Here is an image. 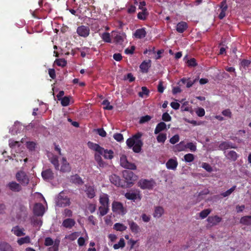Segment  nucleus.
Instances as JSON below:
<instances>
[{"label":"nucleus","instance_id":"f257e3e1","mask_svg":"<svg viewBox=\"0 0 251 251\" xmlns=\"http://www.w3.org/2000/svg\"><path fill=\"white\" fill-rule=\"evenodd\" d=\"M143 135V133L138 132L134 135L132 137L128 138L126 143L129 148H132L134 152L138 153L141 151L143 143L141 140V138Z\"/></svg>","mask_w":251,"mask_h":251},{"label":"nucleus","instance_id":"f03ea898","mask_svg":"<svg viewBox=\"0 0 251 251\" xmlns=\"http://www.w3.org/2000/svg\"><path fill=\"white\" fill-rule=\"evenodd\" d=\"M88 146L90 149L97 152L100 155H102L105 159H111L113 157L114 152L111 150H105L98 144L90 142L88 143Z\"/></svg>","mask_w":251,"mask_h":251},{"label":"nucleus","instance_id":"7ed1b4c3","mask_svg":"<svg viewBox=\"0 0 251 251\" xmlns=\"http://www.w3.org/2000/svg\"><path fill=\"white\" fill-rule=\"evenodd\" d=\"M139 186L142 189H152L156 185L153 179H142L138 182Z\"/></svg>","mask_w":251,"mask_h":251},{"label":"nucleus","instance_id":"20e7f679","mask_svg":"<svg viewBox=\"0 0 251 251\" xmlns=\"http://www.w3.org/2000/svg\"><path fill=\"white\" fill-rule=\"evenodd\" d=\"M56 202L57 205L61 207H65L69 205L70 204L69 198L65 196L63 192H61L59 194L56 199Z\"/></svg>","mask_w":251,"mask_h":251},{"label":"nucleus","instance_id":"39448f33","mask_svg":"<svg viewBox=\"0 0 251 251\" xmlns=\"http://www.w3.org/2000/svg\"><path fill=\"white\" fill-rule=\"evenodd\" d=\"M120 164L121 165L126 169L130 170H135L136 167L134 164L129 162L125 155H122L120 157Z\"/></svg>","mask_w":251,"mask_h":251},{"label":"nucleus","instance_id":"423d86ee","mask_svg":"<svg viewBox=\"0 0 251 251\" xmlns=\"http://www.w3.org/2000/svg\"><path fill=\"white\" fill-rule=\"evenodd\" d=\"M16 178L22 185H26L29 183V179L25 173L23 171H20L17 173Z\"/></svg>","mask_w":251,"mask_h":251},{"label":"nucleus","instance_id":"0eeeda50","mask_svg":"<svg viewBox=\"0 0 251 251\" xmlns=\"http://www.w3.org/2000/svg\"><path fill=\"white\" fill-rule=\"evenodd\" d=\"M112 208L114 212H116L118 214H125L126 213L123 204L118 201H114L113 202Z\"/></svg>","mask_w":251,"mask_h":251},{"label":"nucleus","instance_id":"6e6552de","mask_svg":"<svg viewBox=\"0 0 251 251\" xmlns=\"http://www.w3.org/2000/svg\"><path fill=\"white\" fill-rule=\"evenodd\" d=\"M125 197L128 200L135 201V200L140 201L141 199L140 192L138 191H131L126 193Z\"/></svg>","mask_w":251,"mask_h":251},{"label":"nucleus","instance_id":"1a4fd4ad","mask_svg":"<svg viewBox=\"0 0 251 251\" xmlns=\"http://www.w3.org/2000/svg\"><path fill=\"white\" fill-rule=\"evenodd\" d=\"M76 32L80 36L87 37L89 35L90 28L89 26L81 25L77 27Z\"/></svg>","mask_w":251,"mask_h":251},{"label":"nucleus","instance_id":"9d476101","mask_svg":"<svg viewBox=\"0 0 251 251\" xmlns=\"http://www.w3.org/2000/svg\"><path fill=\"white\" fill-rule=\"evenodd\" d=\"M84 191L87 197L90 199L93 198L96 195L95 189L93 186L85 185Z\"/></svg>","mask_w":251,"mask_h":251},{"label":"nucleus","instance_id":"9b49d317","mask_svg":"<svg viewBox=\"0 0 251 251\" xmlns=\"http://www.w3.org/2000/svg\"><path fill=\"white\" fill-rule=\"evenodd\" d=\"M222 221V218L218 216H209L207 219L208 225L210 226L218 225Z\"/></svg>","mask_w":251,"mask_h":251},{"label":"nucleus","instance_id":"f8f14e48","mask_svg":"<svg viewBox=\"0 0 251 251\" xmlns=\"http://www.w3.org/2000/svg\"><path fill=\"white\" fill-rule=\"evenodd\" d=\"M45 211V208L41 203H36L33 207V212L37 216H42Z\"/></svg>","mask_w":251,"mask_h":251},{"label":"nucleus","instance_id":"ddd939ff","mask_svg":"<svg viewBox=\"0 0 251 251\" xmlns=\"http://www.w3.org/2000/svg\"><path fill=\"white\" fill-rule=\"evenodd\" d=\"M48 156L50 160V162L54 165L55 168L57 170H59V165L58 163V157L53 155L51 153H49Z\"/></svg>","mask_w":251,"mask_h":251},{"label":"nucleus","instance_id":"4468645a","mask_svg":"<svg viewBox=\"0 0 251 251\" xmlns=\"http://www.w3.org/2000/svg\"><path fill=\"white\" fill-rule=\"evenodd\" d=\"M221 12L219 15V18L220 19H223L226 16V12L227 10V5L226 4V0H223L220 5Z\"/></svg>","mask_w":251,"mask_h":251},{"label":"nucleus","instance_id":"2eb2a0df","mask_svg":"<svg viewBox=\"0 0 251 251\" xmlns=\"http://www.w3.org/2000/svg\"><path fill=\"white\" fill-rule=\"evenodd\" d=\"M95 160L98 164L99 168H103L106 166V163L102 160L101 157L99 153L96 152L95 154Z\"/></svg>","mask_w":251,"mask_h":251},{"label":"nucleus","instance_id":"dca6fc26","mask_svg":"<svg viewBox=\"0 0 251 251\" xmlns=\"http://www.w3.org/2000/svg\"><path fill=\"white\" fill-rule=\"evenodd\" d=\"M71 170V167L65 158L63 157L61 160V166L59 170L60 171L63 172H69Z\"/></svg>","mask_w":251,"mask_h":251},{"label":"nucleus","instance_id":"f3484780","mask_svg":"<svg viewBox=\"0 0 251 251\" xmlns=\"http://www.w3.org/2000/svg\"><path fill=\"white\" fill-rule=\"evenodd\" d=\"M99 201L101 205L109 206V196L105 193H101L100 195Z\"/></svg>","mask_w":251,"mask_h":251},{"label":"nucleus","instance_id":"a211bd4d","mask_svg":"<svg viewBox=\"0 0 251 251\" xmlns=\"http://www.w3.org/2000/svg\"><path fill=\"white\" fill-rule=\"evenodd\" d=\"M235 145L229 141L222 142L219 145V149L221 150H227L228 149L235 148Z\"/></svg>","mask_w":251,"mask_h":251},{"label":"nucleus","instance_id":"6ab92c4d","mask_svg":"<svg viewBox=\"0 0 251 251\" xmlns=\"http://www.w3.org/2000/svg\"><path fill=\"white\" fill-rule=\"evenodd\" d=\"M126 39V36L124 34H117L114 38V42L117 45H119L122 48L124 42Z\"/></svg>","mask_w":251,"mask_h":251},{"label":"nucleus","instance_id":"aec40b11","mask_svg":"<svg viewBox=\"0 0 251 251\" xmlns=\"http://www.w3.org/2000/svg\"><path fill=\"white\" fill-rule=\"evenodd\" d=\"M130 229L132 232L138 233L140 232L141 229L138 225L133 221H128Z\"/></svg>","mask_w":251,"mask_h":251},{"label":"nucleus","instance_id":"412c9836","mask_svg":"<svg viewBox=\"0 0 251 251\" xmlns=\"http://www.w3.org/2000/svg\"><path fill=\"white\" fill-rule=\"evenodd\" d=\"M42 176L45 180H51L53 177V174L50 169H47L42 173Z\"/></svg>","mask_w":251,"mask_h":251},{"label":"nucleus","instance_id":"4be33fe9","mask_svg":"<svg viewBox=\"0 0 251 251\" xmlns=\"http://www.w3.org/2000/svg\"><path fill=\"white\" fill-rule=\"evenodd\" d=\"M177 164L176 159H170L166 163V167L168 169L175 170L176 168Z\"/></svg>","mask_w":251,"mask_h":251},{"label":"nucleus","instance_id":"5701e85b","mask_svg":"<svg viewBox=\"0 0 251 251\" xmlns=\"http://www.w3.org/2000/svg\"><path fill=\"white\" fill-rule=\"evenodd\" d=\"M12 232L17 236H22L25 235L24 229L19 226H15L12 229Z\"/></svg>","mask_w":251,"mask_h":251},{"label":"nucleus","instance_id":"b1692460","mask_svg":"<svg viewBox=\"0 0 251 251\" xmlns=\"http://www.w3.org/2000/svg\"><path fill=\"white\" fill-rule=\"evenodd\" d=\"M187 28V24L184 22L178 23L176 26V30L179 33H183Z\"/></svg>","mask_w":251,"mask_h":251},{"label":"nucleus","instance_id":"393cba45","mask_svg":"<svg viewBox=\"0 0 251 251\" xmlns=\"http://www.w3.org/2000/svg\"><path fill=\"white\" fill-rule=\"evenodd\" d=\"M151 61L149 60L147 61H144L140 66V68L143 73H147L149 68L151 67Z\"/></svg>","mask_w":251,"mask_h":251},{"label":"nucleus","instance_id":"a878e982","mask_svg":"<svg viewBox=\"0 0 251 251\" xmlns=\"http://www.w3.org/2000/svg\"><path fill=\"white\" fill-rule=\"evenodd\" d=\"M146 35V32L143 28L137 29L134 33V36L139 39L145 37Z\"/></svg>","mask_w":251,"mask_h":251},{"label":"nucleus","instance_id":"bb28decb","mask_svg":"<svg viewBox=\"0 0 251 251\" xmlns=\"http://www.w3.org/2000/svg\"><path fill=\"white\" fill-rule=\"evenodd\" d=\"M75 224V221L73 219H67L64 220L62 223L63 226L66 228H71Z\"/></svg>","mask_w":251,"mask_h":251},{"label":"nucleus","instance_id":"cd10ccee","mask_svg":"<svg viewBox=\"0 0 251 251\" xmlns=\"http://www.w3.org/2000/svg\"><path fill=\"white\" fill-rule=\"evenodd\" d=\"M164 209L161 206H157L155 208L153 216L155 218H159L164 214Z\"/></svg>","mask_w":251,"mask_h":251},{"label":"nucleus","instance_id":"c85d7f7f","mask_svg":"<svg viewBox=\"0 0 251 251\" xmlns=\"http://www.w3.org/2000/svg\"><path fill=\"white\" fill-rule=\"evenodd\" d=\"M240 223L245 226L251 225V216H245L242 217L240 220Z\"/></svg>","mask_w":251,"mask_h":251},{"label":"nucleus","instance_id":"c756f323","mask_svg":"<svg viewBox=\"0 0 251 251\" xmlns=\"http://www.w3.org/2000/svg\"><path fill=\"white\" fill-rule=\"evenodd\" d=\"M167 127L166 124L164 122H160L158 124L155 128L154 133L158 134L159 132L164 130Z\"/></svg>","mask_w":251,"mask_h":251},{"label":"nucleus","instance_id":"7c9ffc66","mask_svg":"<svg viewBox=\"0 0 251 251\" xmlns=\"http://www.w3.org/2000/svg\"><path fill=\"white\" fill-rule=\"evenodd\" d=\"M186 149V144L184 142H180L179 144H177L174 147V151L175 152H179L185 151Z\"/></svg>","mask_w":251,"mask_h":251},{"label":"nucleus","instance_id":"2f4dec72","mask_svg":"<svg viewBox=\"0 0 251 251\" xmlns=\"http://www.w3.org/2000/svg\"><path fill=\"white\" fill-rule=\"evenodd\" d=\"M8 186L13 191H19L21 188L20 185L16 182H11L8 183Z\"/></svg>","mask_w":251,"mask_h":251},{"label":"nucleus","instance_id":"473e14b6","mask_svg":"<svg viewBox=\"0 0 251 251\" xmlns=\"http://www.w3.org/2000/svg\"><path fill=\"white\" fill-rule=\"evenodd\" d=\"M13 128V129H10L9 131L12 134H15L20 131L22 128V125L19 122H16L15 123Z\"/></svg>","mask_w":251,"mask_h":251},{"label":"nucleus","instance_id":"72a5a7b5","mask_svg":"<svg viewBox=\"0 0 251 251\" xmlns=\"http://www.w3.org/2000/svg\"><path fill=\"white\" fill-rule=\"evenodd\" d=\"M109 210L108 205H101L99 208V214L101 217L106 215Z\"/></svg>","mask_w":251,"mask_h":251},{"label":"nucleus","instance_id":"f704fd0d","mask_svg":"<svg viewBox=\"0 0 251 251\" xmlns=\"http://www.w3.org/2000/svg\"><path fill=\"white\" fill-rule=\"evenodd\" d=\"M110 180L112 183L116 186L120 185V179L119 177L116 175H112L110 176Z\"/></svg>","mask_w":251,"mask_h":251},{"label":"nucleus","instance_id":"c9c22d12","mask_svg":"<svg viewBox=\"0 0 251 251\" xmlns=\"http://www.w3.org/2000/svg\"><path fill=\"white\" fill-rule=\"evenodd\" d=\"M0 251H13V250L10 245L3 242L0 244Z\"/></svg>","mask_w":251,"mask_h":251},{"label":"nucleus","instance_id":"e433bc0d","mask_svg":"<svg viewBox=\"0 0 251 251\" xmlns=\"http://www.w3.org/2000/svg\"><path fill=\"white\" fill-rule=\"evenodd\" d=\"M123 176L127 181H130L134 177V174L132 172L128 171H125L123 172Z\"/></svg>","mask_w":251,"mask_h":251},{"label":"nucleus","instance_id":"4c0bfd02","mask_svg":"<svg viewBox=\"0 0 251 251\" xmlns=\"http://www.w3.org/2000/svg\"><path fill=\"white\" fill-rule=\"evenodd\" d=\"M71 181L74 183L78 184H82L83 183L82 179L77 175L72 176Z\"/></svg>","mask_w":251,"mask_h":251},{"label":"nucleus","instance_id":"58836bf2","mask_svg":"<svg viewBox=\"0 0 251 251\" xmlns=\"http://www.w3.org/2000/svg\"><path fill=\"white\" fill-rule=\"evenodd\" d=\"M113 228L117 231H123L126 230L127 227L122 224L117 223L114 224Z\"/></svg>","mask_w":251,"mask_h":251},{"label":"nucleus","instance_id":"ea45409f","mask_svg":"<svg viewBox=\"0 0 251 251\" xmlns=\"http://www.w3.org/2000/svg\"><path fill=\"white\" fill-rule=\"evenodd\" d=\"M236 188V186L234 185L231 188L227 190L226 192L221 193L220 194V196L224 198L228 197L229 195H231V194L232 192H234V191L235 190Z\"/></svg>","mask_w":251,"mask_h":251},{"label":"nucleus","instance_id":"a19ab883","mask_svg":"<svg viewBox=\"0 0 251 251\" xmlns=\"http://www.w3.org/2000/svg\"><path fill=\"white\" fill-rule=\"evenodd\" d=\"M167 139V134L166 133H159L157 136L156 139L158 143H164Z\"/></svg>","mask_w":251,"mask_h":251},{"label":"nucleus","instance_id":"79ce46f5","mask_svg":"<svg viewBox=\"0 0 251 251\" xmlns=\"http://www.w3.org/2000/svg\"><path fill=\"white\" fill-rule=\"evenodd\" d=\"M125 246V242L124 239L123 238H121L118 243L114 245L113 248L115 250H117L120 248H123Z\"/></svg>","mask_w":251,"mask_h":251},{"label":"nucleus","instance_id":"37998d69","mask_svg":"<svg viewBox=\"0 0 251 251\" xmlns=\"http://www.w3.org/2000/svg\"><path fill=\"white\" fill-rule=\"evenodd\" d=\"M31 222L33 225L34 226H37L40 227L42 225V221L37 217H33L31 219Z\"/></svg>","mask_w":251,"mask_h":251},{"label":"nucleus","instance_id":"c03bdc74","mask_svg":"<svg viewBox=\"0 0 251 251\" xmlns=\"http://www.w3.org/2000/svg\"><path fill=\"white\" fill-rule=\"evenodd\" d=\"M30 239L29 236H27L23 238L19 239L17 241L18 243L20 245H23L25 243H29Z\"/></svg>","mask_w":251,"mask_h":251},{"label":"nucleus","instance_id":"a18cd8bd","mask_svg":"<svg viewBox=\"0 0 251 251\" xmlns=\"http://www.w3.org/2000/svg\"><path fill=\"white\" fill-rule=\"evenodd\" d=\"M226 156L230 159L235 160L237 159L238 155L235 151H231L227 153Z\"/></svg>","mask_w":251,"mask_h":251},{"label":"nucleus","instance_id":"49530a36","mask_svg":"<svg viewBox=\"0 0 251 251\" xmlns=\"http://www.w3.org/2000/svg\"><path fill=\"white\" fill-rule=\"evenodd\" d=\"M101 38L102 40L107 43H110L111 41L110 35L109 33L107 32H104L102 34L101 36Z\"/></svg>","mask_w":251,"mask_h":251},{"label":"nucleus","instance_id":"de8ad7c7","mask_svg":"<svg viewBox=\"0 0 251 251\" xmlns=\"http://www.w3.org/2000/svg\"><path fill=\"white\" fill-rule=\"evenodd\" d=\"M194 158V155L192 153H188L184 156V160L186 162H191Z\"/></svg>","mask_w":251,"mask_h":251},{"label":"nucleus","instance_id":"09e8293b","mask_svg":"<svg viewBox=\"0 0 251 251\" xmlns=\"http://www.w3.org/2000/svg\"><path fill=\"white\" fill-rule=\"evenodd\" d=\"M79 235V234L78 232H75L69 235L66 236L65 238L71 241H74L78 237Z\"/></svg>","mask_w":251,"mask_h":251},{"label":"nucleus","instance_id":"8fccbe9b","mask_svg":"<svg viewBox=\"0 0 251 251\" xmlns=\"http://www.w3.org/2000/svg\"><path fill=\"white\" fill-rule=\"evenodd\" d=\"M102 104L103 105V109L106 110H112L113 108V106L110 104V102L107 100H104Z\"/></svg>","mask_w":251,"mask_h":251},{"label":"nucleus","instance_id":"3c124183","mask_svg":"<svg viewBox=\"0 0 251 251\" xmlns=\"http://www.w3.org/2000/svg\"><path fill=\"white\" fill-rule=\"evenodd\" d=\"M211 212V210L206 209L202 210L200 213V216L201 219L206 218Z\"/></svg>","mask_w":251,"mask_h":251},{"label":"nucleus","instance_id":"603ef678","mask_svg":"<svg viewBox=\"0 0 251 251\" xmlns=\"http://www.w3.org/2000/svg\"><path fill=\"white\" fill-rule=\"evenodd\" d=\"M186 149H189L191 151L194 152L196 151L197 147L195 144L190 142L186 144Z\"/></svg>","mask_w":251,"mask_h":251},{"label":"nucleus","instance_id":"864d4df0","mask_svg":"<svg viewBox=\"0 0 251 251\" xmlns=\"http://www.w3.org/2000/svg\"><path fill=\"white\" fill-rule=\"evenodd\" d=\"M149 93V90L146 87H142V91L139 93V96L143 98L145 96H148Z\"/></svg>","mask_w":251,"mask_h":251},{"label":"nucleus","instance_id":"5fc2aeb1","mask_svg":"<svg viewBox=\"0 0 251 251\" xmlns=\"http://www.w3.org/2000/svg\"><path fill=\"white\" fill-rule=\"evenodd\" d=\"M60 100L61 104L64 106L68 105L70 103V99L67 97H64L61 99Z\"/></svg>","mask_w":251,"mask_h":251},{"label":"nucleus","instance_id":"6e6d98bb","mask_svg":"<svg viewBox=\"0 0 251 251\" xmlns=\"http://www.w3.org/2000/svg\"><path fill=\"white\" fill-rule=\"evenodd\" d=\"M55 63L59 66L64 67L66 65V61L63 59H56Z\"/></svg>","mask_w":251,"mask_h":251},{"label":"nucleus","instance_id":"4d7b16f0","mask_svg":"<svg viewBox=\"0 0 251 251\" xmlns=\"http://www.w3.org/2000/svg\"><path fill=\"white\" fill-rule=\"evenodd\" d=\"M201 167L208 172H211L212 171V167L209 164L207 163H203L201 165Z\"/></svg>","mask_w":251,"mask_h":251},{"label":"nucleus","instance_id":"13d9d810","mask_svg":"<svg viewBox=\"0 0 251 251\" xmlns=\"http://www.w3.org/2000/svg\"><path fill=\"white\" fill-rule=\"evenodd\" d=\"M179 140V137L178 135L176 134L174 136H173L170 139V142L172 144H175L176 143L178 142Z\"/></svg>","mask_w":251,"mask_h":251},{"label":"nucleus","instance_id":"bf43d9fd","mask_svg":"<svg viewBox=\"0 0 251 251\" xmlns=\"http://www.w3.org/2000/svg\"><path fill=\"white\" fill-rule=\"evenodd\" d=\"M9 145L10 148H13L16 146L19 147L20 146V143L19 142L15 141L13 140L10 139L9 141Z\"/></svg>","mask_w":251,"mask_h":251},{"label":"nucleus","instance_id":"052dcab7","mask_svg":"<svg viewBox=\"0 0 251 251\" xmlns=\"http://www.w3.org/2000/svg\"><path fill=\"white\" fill-rule=\"evenodd\" d=\"M114 138L118 142H121L124 140L123 136L121 133H116L113 135Z\"/></svg>","mask_w":251,"mask_h":251},{"label":"nucleus","instance_id":"680f3d73","mask_svg":"<svg viewBox=\"0 0 251 251\" xmlns=\"http://www.w3.org/2000/svg\"><path fill=\"white\" fill-rule=\"evenodd\" d=\"M151 119V117L148 115H146L145 116H143L141 118L139 123L140 124L145 123L146 122H148Z\"/></svg>","mask_w":251,"mask_h":251},{"label":"nucleus","instance_id":"e2e57ef3","mask_svg":"<svg viewBox=\"0 0 251 251\" xmlns=\"http://www.w3.org/2000/svg\"><path fill=\"white\" fill-rule=\"evenodd\" d=\"M197 115L199 117H202L205 114V110L202 108H199L196 111Z\"/></svg>","mask_w":251,"mask_h":251},{"label":"nucleus","instance_id":"0e129e2a","mask_svg":"<svg viewBox=\"0 0 251 251\" xmlns=\"http://www.w3.org/2000/svg\"><path fill=\"white\" fill-rule=\"evenodd\" d=\"M162 120L166 122L170 121L171 120V117L168 113L166 112L162 115Z\"/></svg>","mask_w":251,"mask_h":251},{"label":"nucleus","instance_id":"69168bd1","mask_svg":"<svg viewBox=\"0 0 251 251\" xmlns=\"http://www.w3.org/2000/svg\"><path fill=\"white\" fill-rule=\"evenodd\" d=\"M53 241L52 240V239H51L50 238L47 237L45 239V245L46 246H51V245H53Z\"/></svg>","mask_w":251,"mask_h":251},{"label":"nucleus","instance_id":"338daca9","mask_svg":"<svg viewBox=\"0 0 251 251\" xmlns=\"http://www.w3.org/2000/svg\"><path fill=\"white\" fill-rule=\"evenodd\" d=\"M188 65L191 67H194L197 65L196 61L194 58H191L187 61Z\"/></svg>","mask_w":251,"mask_h":251},{"label":"nucleus","instance_id":"774afa93","mask_svg":"<svg viewBox=\"0 0 251 251\" xmlns=\"http://www.w3.org/2000/svg\"><path fill=\"white\" fill-rule=\"evenodd\" d=\"M35 144L33 142H26V146L27 148L32 151L35 148Z\"/></svg>","mask_w":251,"mask_h":251}]
</instances>
